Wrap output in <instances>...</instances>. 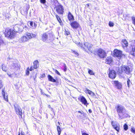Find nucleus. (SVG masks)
Listing matches in <instances>:
<instances>
[{"mask_svg":"<svg viewBox=\"0 0 135 135\" xmlns=\"http://www.w3.org/2000/svg\"><path fill=\"white\" fill-rule=\"evenodd\" d=\"M115 108L118 114L119 119L122 120L128 117L129 115L127 111L123 106L118 104Z\"/></svg>","mask_w":135,"mask_h":135,"instance_id":"1","label":"nucleus"},{"mask_svg":"<svg viewBox=\"0 0 135 135\" xmlns=\"http://www.w3.org/2000/svg\"><path fill=\"white\" fill-rule=\"evenodd\" d=\"M5 37L11 39L13 38L15 35V32L13 30L9 28L6 29L4 32Z\"/></svg>","mask_w":135,"mask_h":135,"instance_id":"2","label":"nucleus"},{"mask_svg":"<svg viewBox=\"0 0 135 135\" xmlns=\"http://www.w3.org/2000/svg\"><path fill=\"white\" fill-rule=\"evenodd\" d=\"M51 36H52V34L45 33L42 35L41 39L44 42L46 41L49 43L51 41L52 38H51Z\"/></svg>","mask_w":135,"mask_h":135,"instance_id":"3","label":"nucleus"},{"mask_svg":"<svg viewBox=\"0 0 135 135\" xmlns=\"http://www.w3.org/2000/svg\"><path fill=\"white\" fill-rule=\"evenodd\" d=\"M98 55L101 58H103L107 56L105 51L101 49H98L97 52Z\"/></svg>","mask_w":135,"mask_h":135,"instance_id":"4","label":"nucleus"},{"mask_svg":"<svg viewBox=\"0 0 135 135\" xmlns=\"http://www.w3.org/2000/svg\"><path fill=\"white\" fill-rule=\"evenodd\" d=\"M14 107L16 114L19 115V118H22V110L20 106L16 104L14 105Z\"/></svg>","mask_w":135,"mask_h":135,"instance_id":"5","label":"nucleus"},{"mask_svg":"<svg viewBox=\"0 0 135 135\" xmlns=\"http://www.w3.org/2000/svg\"><path fill=\"white\" fill-rule=\"evenodd\" d=\"M55 9L56 12L59 14H63L64 12V8L63 6L60 4L56 7Z\"/></svg>","mask_w":135,"mask_h":135,"instance_id":"6","label":"nucleus"},{"mask_svg":"<svg viewBox=\"0 0 135 135\" xmlns=\"http://www.w3.org/2000/svg\"><path fill=\"white\" fill-rule=\"evenodd\" d=\"M111 124L113 128L117 131V132H119L120 129L119 124L116 122L112 121Z\"/></svg>","mask_w":135,"mask_h":135,"instance_id":"7","label":"nucleus"},{"mask_svg":"<svg viewBox=\"0 0 135 135\" xmlns=\"http://www.w3.org/2000/svg\"><path fill=\"white\" fill-rule=\"evenodd\" d=\"M114 56V57H118L120 59L122 56V52L117 49L115 50L113 52Z\"/></svg>","mask_w":135,"mask_h":135,"instance_id":"8","label":"nucleus"},{"mask_svg":"<svg viewBox=\"0 0 135 135\" xmlns=\"http://www.w3.org/2000/svg\"><path fill=\"white\" fill-rule=\"evenodd\" d=\"M23 27L21 25H16L13 27V31L16 32H18V31H22Z\"/></svg>","mask_w":135,"mask_h":135,"instance_id":"9","label":"nucleus"},{"mask_svg":"<svg viewBox=\"0 0 135 135\" xmlns=\"http://www.w3.org/2000/svg\"><path fill=\"white\" fill-rule=\"evenodd\" d=\"M70 24L71 27L74 29H77L80 26L79 23L76 21H70Z\"/></svg>","mask_w":135,"mask_h":135,"instance_id":"10","label":"nucleus"},{"mask_svg":"<svg viewBox=\"0 0 135 135\" xmlns=\"http://www.w3.org/2000/svg\"><path fill=\"white\" fill-rule=\"evenodd\" d=\"M122 69L123 71L127 74H129L130 72L132 71V69L131 68L127 66H122Z\"/></svg>","mask_w":135,"mask_h":135,"instance_id":"11","label":"nucleus"},{"mask_svg":"<svg viewBox=\"0 0 135 135\" xmlns=\"http://www.w3.org/2000/svg\"><path fill=\"white\" fill-rule=\"evenodd\" d=\"M113 84L115 86V88L118 89H120L122 88L121 83L118 81H114Z\"/></svg>","mask_w":135,"mask_h":135,"instance_id":"12","label":"nucleus"},{"mask_svg":"<svg viewBox=\"0 0 135 135\" xmlns=\"http://www.w3.org/2000/svg\"><path fill=\"white\" fill-rule=\"evenodd\" d=\"M78 99L81 102L82 104L87 106L89 104L85 98L83 96H81L78 98Z\"/></svg>","mask_w":135,"mask_h":135,"instance_id":"13","label":"nucleus"},{"mask_svg":"<svg viewBox=\"0 0 135 135\" xmlns=\"http://www.w3.org/2000/svg\"><path fill=\"white\" fill-rule=\"evenodd\" d=\"M20 65L17 63H13L11 65V68L15 70H19L20 69Z\"/></svg>","mask_w":135,"mask_h":135,"instance_id":"14","label":"nucleus"},{"mask_svg":"<svg viewBox=\"0 0 135 135\" xmlns=\"http://www.w3.org/2000/svg\"><path fill=\"white\" fill-rule=\"evenodd\" d=\"M84 45L85 47L88 48L89 51L91 53L93 52V50L92 48L93 45L87 42H84Z\"/></svg>","mask_w":135,"mask_h":135,"instance_id":"15","label":"nucleus"},{"mask_svg":"<svg viewBox=\"0 0 135 135\" xmlns=\"http://www.w3.org/2000/svg\"><path fill=\"white\" fill-rule=\"evenodd\" d=\"M109 76L111 79H114L116 77V73L115 71L113 70L110 71L109 74Z\"/></svg>","mask_w":135,"mask_h":135,"instance_id":"16","label":"nucleus"},{"mask_svg":"<svg viewBox=\"0 0 135 135\" xmlns=\"http://www.w3.org/2000/svg\"><path fill=\"white\" fill-rule=\"evenodd\" d=\"M51 3L54 6V8L60 4L57 0H51Z\"/></svg>","mask_w":135,"mask_h":135,"instance_id":"17","label":"nucleus"},{"mask_svg":"<svg viewBox=\"0 0 135 135\" xmlns=\"http://www.w3.org/2000/svg\"><path fill=\"white\" fill-rule=\"evenodd\" d=\"M26 36H27V38H28V39L29 40L32 38H34L36 37V35L32 33L27 32L26 33Z\"/></svg>","mask_w":135,"mask_h":135,"instance_id":"18","label":"nucleus"},{"mask_svg":"<svg viewBox=\"0 0 135 135\" xmlns=\"http://www.w3.org/2000/svg\"><path fill=\"white\" fill-rule=\"evenodd\" d=\"M28 40L26 36H24L22 37L19 40L20 42H25L27 41Z\"/></svg>","mask_w":135,"mask_h":135,"instance_id":"19","label":"nucleus"},{"mask_svg":"<svg viewBox=\"0 0 135 135\" xmlns=\"http://www.w3.org/2000/svg\"><path fill=\"white\" fill-rule=\"evenodd\" d=\"M122 69V67L120 68L118 67L116 68V70L117 71L118 74L121 76H122V74L123 71V70Z\"/></svg>","mask_w":135,"mask_h":135,"instance_id":"20","label":"nucleus"},{"mask_svg":"<svg viewBox=\"0 0 135 135\" xmlns=\"http://www.w3.org/2000/svg\"><path fill=\"white\" fill-rule=\"evenodd\" d=\"M29 23L30 26L33 29L35 28L36 27L37 25L36 23H34L33 24L32 21H29L28 22V23Z\"/></svg>","mask_w":135,"mask_h":135,"instance_id":"21","label":"nucleus"},{"mask_svg":"<svg viewBox=\"0 0 135 135\" xmlns=\"http://www.w3.org/2000/svg\"><path fill=\"white\" fill-rule=\"evenodd\" d=\"M47 78L49 81L53 82H56V80L54 79L53 77L50 75H48Z\"/></svg>","mask_w":135,"mask_h":135,"instance_id":"22","label":"nucleus"},{"mask_svg":"<svg viewBox=\"0 0 135 135\" xmlns=\"http://www.w3.org/2000/svg\"><path fill=\"white\" fill-rule=\"evenodd\" d=\"M122 45L124 48V47H127L128 46V43L125 39L123 40L122 41Z\"/></svg>","mask_w":135,"mask_h":135,"instance_id":"23","label":"nucleus"},{"mask_svg":"<svg viewBox=\"0 0 135 135\" xmlns=\"http://www.w3.org/2000/svg\"><path fill=\"white\" fill-rule=\"evenodd\" d=\"M68 17L69 20V21H73L74 20V18L73 16L71 14L70 12H69Z\"/></svg>","mask_w":135,"mask_h":135,"instance_id":"24","label":"nucleus"},{"mask_svg":"<svg viewBox=\"0 0 135 135\" xmlns=\"http://www.w3.org/2000/svg\"><path fill=\"white\" fill-rule=\"evenodd\" d=\"M2 94L4 99L6 101H8V99L7 94V93H5L4 91L3 90L2 91Z\"/></svg>","mask_w":135,"mask_h":135,"instance_id":"25","label":"nucleus"},{"mask_svg":"<svg viewBox=\"0 0 135 135\" xmlns=\"http://www.w3.org/2000/svg\"><path fill=\"white\" fill-rule=\"evenodd\" d=\"M33 68L35 69H36L38 66V62L37 60H35L33 63Z\"/></svg>","mask_w":135,"mask_h":135,"instance_id":"26","label":"nucleus"},{"mask_svg":"<svg viewBox=\"0 0 135 135\" xmlns=\"http://www.w3.org/2000/svg\"><path fill=\"white\" fill-rule=\"evenodd\" d=\"M112 60L110 57H107L106 59L105 63L107 64H110L112 62Z\"/></svg>","mask_w":135,"mask_h":135,"instance_id":"27","label":"nucleus"},{"mask_svg":"<svg viewBox=\"0 0 135 135\" xmlns=\"http://www.w3.org/2000/svg\"><path fill=\"white\" fill-rule=\"evenodd\" d=\"M2 70L3 71L6 72L7 70V68L6 65L4 64L2 65Z\"/></svg>","mask_w":135,"mask_h":135,"instance_id":"28","label":"nucleus"},{"mask_svg":"<svg viewBox=\"0 0 135 135\" xmlns=\"http://www.w3.org/2000/svg\"><path fill=\"white\" fill-rule=\"evenodd\" d=\"M131 53L132 55L135 56V46H134L132 47V51Z\"/></svg>","mask_w":135,"mask_h":135,"instance_id":"29","label":"nucleus"},{"mask_svg":"<svg viewBox=\"0 0 135 135\" xmlns=\"http://www.w3.org/2000/svg\"><path fill=\"white\" fill-rule=\"evenodd\" d=\"M56 16L57 20L60 23V25H61V23H62V22L60 18L57 15H56Z\"/></svg>","mask_w":135,"mask_h":135,"instance_id":"30","label":"nucleus"},{"mask_svg":"<svg viewBox=\"0 0 135 135\" xmlns=\"http://www.w3.org/2000/svg\"><path fill=\"white\" fill-rule=\"evenodd\" d=\"M71 52L73 53L76 56H79L78 53L75 50H71Z\"/></svg>","mask_w":135,"mask_h":135,"instance_id":"31","label":"nucleus"},{"mask_svg":"<svg viewBox=\"0 0 135 135\" xmlns=\"http://www.w3.org/2000/svg\"><path fill=\"white\" fill-rule=\"evenodd\" d=\"M57 129L58 135H60L61 133V131L60 127L59 126H57Z\"/></svg>","mask_w":135,"mask_h":135,"instance_id":"32","label":"nucleus"},{"mask_svg":"<svg viewBox=\"0 0 135 135\" xmlns=\"http://www.w3.org/2000/svg\"><path fill=\"white\" fill-rule=\"evenodd\" d=\"M123 128L124 130L126 131L128 129V126L126 123H125L123 126Z\"/></svg>","mask_w":135,"mask_h":135,"instance_id":"33","label":"nucleus"},{"mask_svg":"<svg viewBox=\"0 0 135 135\" xmlns=\"http://www.w3.org/2000/svg\"><path fill=\"white\" fill-rule=\"evenodd\" d=\"M86 93H88L90 95L91 94V93H92V91L90 90H89L87 88L86 89Z\"/></svg>","mask_w":135,"mask_h":135,"instance_id":"34","label":"nucleus"},{"mask_svg":"<svg viewBox=\"0 0 135 135\" xmlns=\"http://www.w3.org/2000/svg\"><path fill=\"white\" fill-rule=\"evenodd\" d=\"M127 83L128 87H130V83H131V82H130L129 79L128 78L127 79Z\"/></svg>","mask_w":135,"mask_h":135,"instance_id":"35","label":"nucleus"},{"mask_svg":"<svg viewBox=\"0 0 135 135\" xmlns=\"http://www.w3.org/2000/svg\"><path fill=\"white\" fill-rule=\"evenodd\" d=\"M88 73L90 75H94V73L93 71L90 69H89L88 71Z\"/></svg>","mask_w":135,"mask_h":135,"instance_id":"36","label":"nucleus"},{"mask_svg":"<svg viewBox=\"0 0 135 135\" xmlns=\"http://www.w3.org/2000/svg\"><path fill=\"white\" fill-rule=\"evenodd\" d=\"M131 18L133 23L135 26V17H132Z\"/></svg>","mask_w":135,"mask_h":135,"instance_id":"37","label":"nucleus"},{"mask_svg":"<svg viewBox=\"0 0 135 135\" xmlns=\"http://www.w3.org/2000/svg\"><path fill=\"white\" fill-rule=\"evenodd\" d=\"M109 25L110 27H112L114 25V23L112 22L109 21Z\"/></svg>","mask_w":135,"mask_h":135,"instance_id":"38","label":"nucleus"},{"mask_svg":"<svg viewBox=\"0 0 135 135\" xmlns=\"http://www.w3.org/2000/svg\"><path fill=\"white\" fill-rule=\"evenodd\" d=\"M65 35H68L70 34V32L69 31H68V30H67L65 29Z\"/></svg>","mask_w":135,"mask_h":135,"instance_id":"39","label":"nucleus"},{"mask_svg":"<svg viewBox=\"0 0 135 135\" xmlns=\"http://www.w3.org/2000/svg\"><path fill=\"white\" fill-rule=\"evenodd\" d=\"M64 67V72L66 71L67 70V68L66 64H64L63 65Z\"/></svg>","mask_w":135,"mask_h":135,"instance_id":"40","label":"nucleus"},{"mask_svg":"<svg viewBox=\"0 0 135 135\" xmlns=\"http://www.w3.org/2000/svg\"><path fill=\"white\" fill-rule=\"evenodd\" d=\"M90 95H91L94 98H96L95 95L94 93L93 92L91 93V94Z\"/></svg>","mask_w":135,"mask_h":135,"instance_id":"41","label":"nucleus"},{"mask_svg":"<svg viewBox=\"0 0 135 135\" xmlns=\"http://www.w3.org/2000/svg\"><path fill=\"white\" fill-rule=\"evenodd\" d=\"M131 131L132 132L135 134V129L134 128H132L131 129Z\"/></svg>","mask_w":135,"mask_h":135,"instance_id":"42","label":"nucleus"},{"mask_svg":"<svg viewBox=\"0 0 135 135\" xmlns=\"http://www.w3.org/2000/svg\"><path fill=\"white\" fill-rule=\"evenodd\" d=\"M131 131L132 132L135 134V129L134 128H132L131 129Z\"/></svg>","mask_w":135,"mask_h":135,"instance_id":"43","label":"nucleus"},{"mask_svg":"<svg viewBox=\"0 0 135 135\" xmlns=\"http://www.w3.org/2000/svg\"><path fill=\"white\" fill-rule=\"evenodd\" d=\"M40 1L41 3L43 4H44L46 2V0H40Z\"/></svg>","mask_w":135,"mask_h":135,"instance_id":"44","label":"nucleus"},{"mask_svg":"<svg viewBox=\"0 0 135 135\" xmlns=\"http://www.w3.org/2000/svg\"><path fill=\"white\" fill-rule=\"evenodd\" d=\"M55 72L57 74L60 76L61 75L60 74V73L56 69H55Z\"/></svg>","mask_w":135,"mask_h":135,"instance_id":"45","label":"nucleus"},{"mask_svg":"<svg viewBox=\"0 0 135 135\" xmlns=\"http://www.w3.org/2000/svg\"><path fill=\"white\" fill-rule=\"evenodd\" d=\"M3 83L1 80H0V89L3 86Z\"/></svg>","mask_w":135,"mask_h":135,"instance_id":"46","label":"nucleus"},{"mask_svg":"<svg viewBox=\"0 0 135 135\" xmlns=\"http://www.w3.org/2000/svg\"><path fill=\"white\" fill-rule=\"evenodd\" d=\"M3 44V41L1 39L0 40V46Z\"/></svg>","mask_w":135,"mask_h":135,"instance_id":"47","label":"nucleus"},{"mask_svg":"<svg viewBox=\"0 0 135 135\" xmlns=\"http://www.w3.org/2000/svg\"><path fill=\"white\" fill-rule=\"evenodd\" d=\"M29 73H30L29 70H26V74L27 75H28L29 74Z\"/></svg>","mask_w":135,"mask_h":135,"instance_id":"48","label":"nucleus"},{"mask_svg":"<svg viewBox=\"0 0 135 135\" xmlns=\"http://www.w3.org/2000/svg\"><path fill=\"white\" fill-rule=\"evenodd\" d=\"M33 68H33V66H31L30 68V71H32L33 69Z\"/></svg>","mask_w":135,"mask_h":135,"instance_id":"49","label":"nucleus"},{"mask_svg":"<svg viewBox=\"0 0 135 135\" xmlns=\"http://www.w3.org/2000/svg\"><path fill=\"white\" fill-rule=\"evenodd\" d=\"M78 112L79 113H80L81 114H84V112L82 111H78Z\"/></svg>","mask_w":135,"mask_h":135,"instance_id":"50","label":"nucleus"},{"mask_svg":"<svg viewBox=\"0 0 135 135\" xmlns=\"http://www.w3.org/2000/svg\"><path fill=\"white\" fill-rule=\"evenodd\" d=\"M82 135H89L88 134L86 133L85 132H82Z\"/></svg>","mask_w":135,"mask_h":135,"instance_id":"51","label":"nucleus"},{"mask_svg":"<svg viewBox=\"0 0 135 135\" xmlns=\"http://www.w3.org/2000/svg\"><path fill=\"white\" fill-rule=\"evenodd\" d=\"M79 45L81 47V48H83L84 49V47L83 46V44H80V43H79Z\"/></svg>","mask_w":135,"mask_h":135,"instance_id":"52","label":"nucleus"},{"mask_svg":"<svg viewBox=\"0 0 135 135\" xmlns=\"http://www.w3.org/2000/svg\"><path fill=\"white\" fill-rule=\"evenodd\" d=\"M45 75L44 74L42 75L41 77V78H43L45 77Z\"/></svg>","mask_w":135,"mask_h":135,"instance_id":"53","label":"nucleus"},{"mask_svg":"<svg viewBox=\"0 0 135 135\" xmlns=\"http://www.w3.org/2000/svg\"><path fill=\"white\" fill-rule=\"evenodd\" d=\"M82 114L83 115V116L84 117H86V114H85V113L84 112V114Z\"/></svg>","mask_w":135,"mask_h":135,"instance_id":"54","label":"nucleus"},{"mask_svg":"<svg viewBox=\"0 0 135 135\" xmlns=\"http://www.w3.org/2000/svg\"><path fill=\"white\" fill-rule=\"evenodd\" d=\"M48 107H49V108H51V110H52V111H53V108H51V106H50V105H49L48 106Z\"/></svg>","mask_w":135,"mask_h":135,"instance_id":"55","label":"nucleus"},{"mask_svg":"<svg viewBox=\"0 0 135 135\" xmlns=\"http://www.w3.org/2000/svg\"><path fill=\"white\" fill-rule=\"evenodd\" d=\"M88 111L90 113H92V111L90 109H89L88 110Z\"/></svg>","mask_w":135,"mask_h":135,"instance_id":"56","label":"nucleus"},{"mask_svg":"<svg viewBox=\"0 0 135 135\" xmlns=\"http://www.w3.org/2000/svg\"><path fill=\"white\" fill-rule=\"evenodd\" d=\"M21 135H25V133H24L21 132Z\"/></svg>","mask_w":135,"mask_h":135,"instance_id":"57","label":"nucleus"},{"mask_svg":"<svg viewBox=\"0 0 135 135\" xmlns=\"http://www.w3.org/2000/svg\"><path fill=\"white\" fill-rule=\"evenodd\" d=\"M90 5V4H86V6L88 7H89V5Z\"/></svg>","mask_w":135,"mask_h":135,"instance_id":"58","label":"nucleus"},{"mask_svg":"<svg viewBox=\"0 0 135 135\" xmlns=\"http://www.w3.org/2000/svg\"><path fill=\"white\" fill-rule=\"evenodd\" d=\"M26 70H30V69H29V67H28V68H27V69H26Z\"/></svg>","mask_w":135,"mask_h":135,"instance_id":"59","label":"nucleus"},{"mask_svg":"<svg viewBox=\"0 0 135 135\" xmlns=\"http://www.w3.org/2000/svg\"><path fill=\"white\" fill-rule=\"evenodd\" d=\"M79 116L80 117H81V116L80 115H79Z\"/></svg>","mask_w":135,"mask_h":135,"instance_id":"60","label":"nucleus"},{"mask_svg":"<svg viewBox=\"0 0 135 135\" xmlns=\"http://www.w3.org/2000/svg\"><path fill=\"white\" fill-rule=\"evenodd\" d=\"M18 135H20V133H19V134H18Z\"/></svg>","mask_w":135,"mask_h":135,"instance_id":"61","label":"nucleus"},{"mask_svg":"<svg viewBox=\"0 0 135 135\" xmlns=\"http://www.w3.org/2000/svg\"><path fill=\"white\" fill-rule=\"evenodd\" d=\"M58 123H59V124H60V123L59 122H58Z\"/></svg>","mask_w":135,"mask_h":135,"instance_id":"62","label":"nucleus"},{"mask_svg":"<svg viewBox=\"0 0 135 135\" xmlns=\"http://www.w3.org/2000/svg\"><path fill=\"white\" fill-rule=\"evenodd\" d=\"M135 1V0H134Z\"/></svg>","mask_w":135,"mask_h":135,"instance_id":"63","label":"nucleus"}]
</instances>
